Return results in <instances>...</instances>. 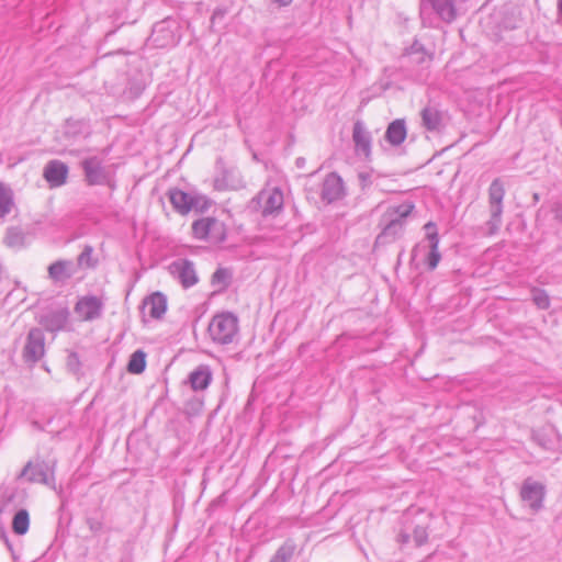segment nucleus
Returning <instances> with one entry per match:
<instances>
[{"label":"nucleus","mask_w":562,"mask_h":562,"mask_svg":"<svg viewBox=\"0 0 562 562\" xmlns=\"http://www.w3.org/2000/svg\"><path fill=\"white\" fill-rule=\"evenodd\" d=\"M293 0H271V2L280 5V7H286L289 5Z\"/></svg>","instance_id":"2f4dec72"},{"label":"nucleus","mask_w":562,"mask_h":562,"mask_svg":"<svg viewBox=\"0 0 562 562\" xmlns=\"http://www.w3.org/2000/svg\"><path fill=\"white\" fill-rule=\"evenodd\" d=\"M168 198L173 209L182 215L190 211L204 212L211 205V201L205 195L198 192H186L178 188L169 189Z\"/></svg>","instance_id":"7ed1b4c3"},{"label":"nucleus","mask_w":562,"mask_h":562,"mask_svg":"<svg viewBox=\"0 0 562 562\" xmlns=\"http://www.w3.org/2000/svg\"><path fill=\"white\" fill-rule=\"evenodd\" d=\"M295 164H296V167H299V168L304 167V165H305V158H303V157H299V158H296Z\"/></svg>","instance_id":"473e14b6"},{"label":"nucleus","mask_w":562,"mask_h":562,"mask_svg":"<svg viewBox=\"0 0 562 562\" xmlns=\"http://www.w3.org/2000/svg\"><path fill=\"white\" fill-rule=\"evenodd\" d=\"M352 140L355 143L356 153L367 159L370 158L372 137L363 122L357 121L353 124Z\"/></svg>","instance_id":"4468645a"},{"label":"nucleus","mask_w":562,"mask_h":562,"mask_svg":"<svg viewBox=\"0 0 562 562\" xmlns=\"http://www.w3.org/2000/svg\"><path fill=\"white\" fill-rule=\"evenodd\" d=\"M422 126L430 133H440L447 126L449 116L438 103L429 102L420 111Z\"/></svg>","instance_id":"0eeeda50"},{"label":"nucleus","mask_w":562,"mask_h":562,"mask_svg":"<svg viewBox=\"0 0 562 562\" xmlns=\"http://www.w3.org/2000/svg\"><path fill=\"white\" fill-rule=\"evenodd\" d=\"M409 58L413 63L417 64H424L430 61V56L424 50V47L418 43L415 42L407 52Z\"/></svg>","instance_id":"a878e982"},{"label":"nucleus","mask_w":562,"mask_h":562,"mask_svg":"<svg viewBox=\"0 0 562 562\" xmlns=\"http://www.w3.org/2000/svg\"><path fill=\"white\" fill-rule=\"evenodd\" d=\"M438 16L446 21L451 22L456 18V8L452 0H427Z\"/></svg>","instance_id":"aec40b11"},{"label":"nucleus","mask_w":562,"mask_h":562,"mask_svg":"<svg viewBox=\"0 0 562 562\" xmlns=\"http://www.w3.org/2000/svg\"><path fill=\"white\" fill-rule=\"evenodd\" d=\"M207 331L214 342L228 345L238 333V318L229 312L216 314L211 319Z\"/></svg>","instance_id":"f03ea898"},{"label":"nucleus","mask_w":562,"mask_h":562,"mask_svg":"<svg viewBox=\"0 0 562 562\" xmlns=\"http://www.w3.org/2000/svg\"><path fill=\"white\" fill-rule=\"evenodd\" d=\"M262 216L279 214L284 204L283 192L278 187L263 188L252 201Z\"/></svg>","instance_id":"423d86ee"},{"label":"nucleus","mask_w":562,"mask_h":562,"mask_svg":"<svg viewBox=\"0 0 562 562\" xmlns=\"http://www.w3.org/2000/svg\"><path fill=\"white\" fill-rule=\"evenodd\" d=\"M173 22L171 20H162L153 26L151 34L148 37V43L155 47L173 46L177 43L176 34L172 29Z\"/></svg>","instance_id":"9d476101"},{"label":"nucleus","mask_w":562,"mask_h":562,"mask_svg":"<svg viewBox=\"0 0 562 562\" xmlns=\"http://www.w3.org/2000/svg\"><path fill=\"white\" fill-rule=\"evenodd\" d=\"M142 366H143V371L145 370V367H146V361H145V353L143 352V362H142Z\"/></svg>","instance_id":"f704fd0d"},{"label":"nucleus","mask_w":562,"mask_h":562,"mask_svg":"<svg viewBox=\"0 0 562 562\" xmlns=\"http://www.w3.org/2000/svg\"><path fill=\"white\" fill-rule=\"evenodd\" d=\"M296 546L293 540H285L276 551L269 562H289L295 552Z\"/></svg>","instance_id":"412c9836"},{"label":"nucleus","mask_w":562,"mask_h":562,"mask_svg":"<svg viewBox=\"0 0 562 562\" xmlns=\"http://www.w3.org/2000/svg\"><path fill=\"white\" fill-rule=\"evenodd\" d=\"M406 135L405 121L397 119L389 124L384 137L392 146H400L405 140Z\"/></svg>","instance_id":"a211bd4d"},{"label":"nucleus","mask_w":562,"mask_h":562,"mask_svg":"<svg viewBox=\"0 0 562 562\" xmlns=\"http://www.w3.org/2000/svg\"><path fill=\"white\" fill-rule=\"evenodd\" d=\"M345 195L346 190L341 177L336 172L328 173L322 184V200L330 204L341 200Z\"/></svg>","instance_id":"9b49d317"},{"label":"nucleus","mask_w":562,"mask_h":562,"mask_svg":"<svg viewBox=\"0 0 562 562\" xmlns=\"http://www.w3.org/2000/svg\"><path fill=\"white\" fill-rule=\"evenodd\" d=\"M14 205L13 194L10 188L0 183V216L3 217L11 212Z\"/></svg>","instance_id":"5701e85b"},{"label":"nucleus","mask_w":562,"mask_h":562,"mask_svg":"<svg viewBox=\"0 0 562 562\" xmlns=\"http://www.w3.org/2000/svg\"><path fill=\"white\" fill-rule=\"evenodd\" d=\"M147 308L151 319L161 321L168 310L167 295L160 291L150 293L143 300V311Z\"/></svg>","instance_id":"f8f14e48"},{"label":"nucleus","mask_w":562,"mask_h":562,"mask_svg":"<svg viewBox=\"0 0 562 562\" xmlns=\"http://www.w3.org/2000/svg\"><path fill=\"white\" fill-rule=\"evenodd\" d=\"M68 176L67 166L58 160L49 161L44 169V178L52 188L63 186Z\"/></svg>","instance_id":"dca6fc26"},{"label":"nucleus","mask_w":562,"mask_h":562,"mask_svg":"<svg viewBox=\"0 0 562 562\" xmlns=\"http://www.w3.org/2000/svg\"><path fill=\"white\" fill-rule=\"evenodd\" d=\"M101 303L95 297H82L76 304L75 311L81 321H90L100 313Z\"/></svg>","instance_id":"f3484780"},{"label":"nucleus","mask_w":562,"mask_h":562,"mask_svg":"<svg viewBox=\"0 0 562 562\" xmlns=\"http://www.w3.org/2000/svg\"><path fill=\"white\" fill-rule=\"evenodd\" d=\"M87 179L90 184L100 183L103 179V173L99 162L94 159H89L83 162Z\"/></svg>","instance_id":"4be33fe9"},{"label":"nucleus","mask_w":562,"mask_h":562,"mask_svg":"<svg viewBox=\"0 0 562 562\" xmlns=\"http://www.w3.org/2000/svg\"><path fill=\"white\" fill-rule=\"evenodd\" d=\"M30 526V516L25 509L19 510L12 520V529L16 535H24L27 532Z\"/></svg>","instance_id":"393cba45"},{"label":"nucleus","mask_w":562,"mask_h":562,"mask_svg":"<svg viewBox=\"0 0 562 562\" xmlns=\"http://www.w3.org/2000/svg\"><path fill=\"white\" fill-rule=\"evenodd\" d=\"M544 496L546 486L542 483L537 482L531 477L524 481L520 488V497L532 513H537L543 507Z\"/></svg>","instance_id":"6e6552de"},{"label":"nucleus","mask_w":562,"mask_h":562,"mask_svg":"<svg viewBox=\"0 0 562 562\" xmlns=\"http://www.w3.org/2000/svg\"><path fill=\"white\" fill-rule=\"evenodd\" d=\"M411 535L406 530H401L397 535V541L402 544H406L409 542Z\"/></svg>","instance_id":"7c9ffc66"},{"label":"nucleus","mask_w":562,"mask_h":562,"mask_svg":"<svg viewBox=\"0 0 562 562\" xmlns=\"http://www.w3.org/2000/svg\"><path fill=\"white\" fill-rule=\"evenodd\" d=\"M413 539L416 547H420L425 544L428 540V530L427 527L416 526L413 530Z\"/></svg>","instance_id":"cd10ccee"},{"label":"nucleus","mask_w":562,"mask_h":562,"mask_svg":"<svg viewBox=\"0 0 562 562\" xmlns=\"http://www.w3.org/2000/svg\"><path fill=\"white\" fill-rule=\"evenodd\" d=\"M169 273L180 282L184 289L195 285L199 277L194 263L188 259H177L168 267Z\"/></svg>","instance_id":"1a4fd4ad"},{"label":"nucleus","mask_w":562,"mask_h":562,"mask_svg":"<svg viewBox=\"0 0 562 562\" xmlns=\"http://www.w3.org/2000/svg\"><path fill=\"white\" fill-rule=\"evenodd\" d=\"M559 12H560V16L562 19V0H560V2H559Z\"/></svg>","instance_id":"72a5a7b5"},{"label":"nucleus","mask_w":562,"mask_h":562,"mask_svg":"<svg viewBox=\"0 0 562 562\" xmlns=\"http://www.w3.org/2000/svg\"><path fill=\"white\" fill-rule=\"evenodd\" d=\"M231 279V273L227 269L220 268L217 269L212 277L213 283H221L223 285H227Z\"/></svg>","instance_id":"c85d7f7f"},{"label":"nucleus","mask_w":562,"mask_h":562,"mask_svg":"<svg viewBox=\"0 0 562 562\" xmlns=\"http://www.w3.org/2000/svg\"><path fill=\"white\" fill-rule=\"evenodd\" d=\"M131 373H140V351H135L127 367Z\"/></svg>","instance_id":"c756f323"},{"label":"nucleus","mask_w":562,"mask_h":562,"mask_svg":"<svg viewBox=\"0 0 562 562\" xmlns=\"http://www.w3.org/2000/svg\"><path fill=\"white\" fill-rule=\"evenodd\" d=\"M192 233L198 239L220 244L226 238V226L215 217H203L192 223Z\"/></svg>","instance_id":"39448f33"},{"label":"nucleus","mask_w":562,"mask_h":562,"mask_svg":"<svg viewBox=\"0 0 562 562\" xmlns=\"http://www.w3.org/2000/svg\"><path fill=\"white\" fill-rule=\"evenodd\" d=\"M504 196V183L499 178H496L488 188L490 220L485 223L488 235L496 234L502 226Z\"/></svg>","instance_id":"20e7f679"},{"label":"nucleus","mask_w":562,"mask_h":562,"mask_svg":"<svg viewBox=\"0 0 562 562\" xmlns=\"http://www.w3.org/2000/svg\"><path fill=\"white\" fill-rule=\"evenodd\" d=\"M425 229L427 232L426 234V240L428 243L429 252L426 257V263L428 266L429 270H434L437 268L438 263L440 262L441 255L439 252L438 246H439V236L436 231V225L431 222L427 223L425 225Z\"/></svg>","instance_id":"2eb2a0df"},{"label":"nucleus","mask_w":562,"mask_h":562,"mask_svg":"<svg viewBox=\"0 0 562 562\" xmlns=\"http://www.w3.org/2000/svg\"><path fill=\"white\" fill-rule=\"evenodd\" d=\"M532 301L539 308H542V310H546L550 306V299L543 290H539V289L533 290L532 291Z\"/></svg>","instance_id":"bb28decb"},{"label":"nucleus","mask_w":562,"mask_h":562,"mask_svg":"<svg viewBox=\"0 0 562 562\" xmlns=\"http://www.w3.org/2000/svg\"><path fill=\"white\" fill-rule=\"evenodd\" d=\"M45 344L44 336L40 329H32L27 335V340L23 350L26 361L35 362L44 356Z\"/></svg>","instance_id":"ddd939ff"},{"label":"nucleus","mask_w":562,"mask_h":562,"mask_svg":"<svg viewBox=\"0 0 562 562\" xmlns=\"http://www.w3.org/2000/svg\"><path fill=\"white\" fill-rule=\"evenodd\" d=\"M414 205L403 203L396 207L389 209L381 218V233L376 236V245H385L402 236L405 220L412 213Z\"/></svg>","instance_id":"f257e3e1"},{"label":"nucleus","mask_w":562,"mask_h":562,"mask_svg":"<svg viewBox=\"0 0 562 562\" xmlns=\"http://www.w3.org/2000/svg\"><path fill=\"white\" fill-rule=\"evenodd\" d=\"M49 277L55 281L67 279L71 276L69 263L67 261H57L48 268Z\"/></svg>","instance_id":"b1692460"},{"label":"nucleus","mask_w":562,"mask_h":562,"mask_svg":"<svg viewBox=\"0 0 562 562\" xmlns=\"http://www.w3.org/2000/svg\"><path fill=\"white\" fill-rule=\"evenodd\" d=\"M212 381L209 366H199L189 374V383L194 391L205 390Z\"/></svg>","instance_id":"6ab92c4d"}]
</instances>
